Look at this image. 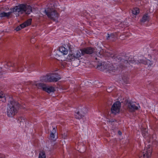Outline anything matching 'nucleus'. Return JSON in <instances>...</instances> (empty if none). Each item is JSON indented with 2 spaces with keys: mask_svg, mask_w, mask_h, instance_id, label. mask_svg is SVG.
<instances>
[{
  "mask_svg": "<svg viewBox=\"0 0 158 158\" xmlns=\"http://www.w3.org/2000/svg\"><path fill=\"white\" fill-rule=\"evenodd\" d=\"M82 49L84 55L85 54H91L95 51L94 48L91 47H86Z\"/></svg>",
  "mask_w": 158,
  "mask_h": 158,
  "instance_id": "obj_12",
  "label": "nucleus"
},
{
  "mask_svg": "<svg viewBox=\"0 0 158 158\" xmlns=\"http://www.w3.org/2000/svg\"><path fill=\"white\" fill-rule=\"evenodd\" d=\"M114 122V120H111V121H109V123H110V122Z\"/></svg>",
  "mask_w": 158,
  "mask_h": 158,
  "instance_id": "obj_33",
  "label": "nucleus"
},
{
  "mask_svg": "<svg viewBox=\"0 0 158 158\" xmlns=\"http://www.w3.org/2000/svg\"><path fill=\"white\" fill-rule=\"evenodd\" d=\"M136 103L135 102H127L126 104V105L127 107V109L130 112H133L135 110H137L140 108V106L138 104V106H136Z\"/></svg>",
  "mask_w": 158,
  "mask_h": 158,
  "instance_id": "obj_9",
  "label": "nucleus"
},
{
  "mask_svg": "<svg viewBox=\"0 0 158 158\" xmlns=\"http://www.w3.org/2000/svg\"><path fill=\"white\" fill-rule=\"evenodd\" d=\"M53 132H52L51 133L50 136V139L52 140V141H55L56 139L54 133H56V131L55 128H53Z\"/></svg>",
  "mask_w": 158,
  "mask_h": 158,
  "instance_id": "obj_18",
  "label": "nucleus"
},
{
  "mask_svg": "<svg viewBox=\"0 0 158 158\" xmlns=\"http://www.w3.org/2000/svg\"><path fill=\"white\" fill-rule=\"evenodd\" d=\"M46 156L45 152L42 151L39 153V158H46Z\"/></svg>",
  "mask_w": 158,
  "mask_h": 158,
  "instance_id": "obj_23",
  "label": "nucleus"
},
{
  "mask_svg": "<svg viewBox=\"0 0 158 158\" xmlns=\"http://www.w3.org/2000/svg\"><path fill=\"white\" fill-rule=\"evenodd\" d=\"M32 19H29L25 22L23 23L20 24L19 26L17 27L15 30L17 31H19L22 28L30 25L31 24Z\"/></svg>",
  "mask_w": 158,
  "mask_h": 158,
  "instance_id": "obj_11",
  "label": "nucleus"
},
{
  "mask_svg": "<svg viewBox=\"0 0 158 158\" xmlns=\"http://www.w3.org/2000/svg\"><path fill=\"white\" fill-rule=\"evenodd\" d=\"M22 65V64L21 63H18L10 62L7 63L5 67L6 68L9 67L10 69H11L14 71L22 72L24 70V68Z\"/></svg>",
  "mask_w": 158,
  "mask_h": 158,
  "instance_id": "obj_3",
  "label": "nucleus"
},
{
  "mask_svg": "<svg viewBox=\"0 0 158 158\" xmlns=\"http://www.w3.org/2000/svg\"><path fill=\"white\" fill-rule=\"evenodd\" d=\"M139 62L145 65H147L148 66H151L153 64L152 61L146 59L140 60Z\"/></svg>",
  "mask_w": 158,
  "mask_h": 158,
  "instance_id": "obj_14",
  "label": "nucleus"
},
{
  "mask_svg": "<svg viewBox=\"0 0 158 158\" xmlns=\"http://www.w3.org/2000/svg\"><path fill=\"white\" fill-rule=\"evenodd\" d=\"M61 140L60 141V144H61Z\"/></svg>",
  "mask_w": 158,
  "mask_h": 158,
  "instance_id": "obj_34",
  "label": "nucleus"
},
{
  "mask_svg": "<svg viewBox=\"0 0 158 158\" xmlns=\"http://www.w3.org/2000/svg\"><path fill=\"white\" fill-rule=\"evenodd\" d=\"M85 114L83 109L75 113V117L76 119H80L84 116Z\"/></svg>",
  "mask_w": 158,
  "mask_h": 158,
  "instance_id": "obj_13",
  "label": "nucleus"
},
{
  "mask_svg": "<svg viewBox=\"0 0 158 158\" xmlns=\"http://www.w3.org/2000/svg\"><path fill=\"white\" fill-rule=\"evenodd\" d=\"M123 67H121V68H122V69H123Z\"/></svg>",
  "mask_w": 158,
  "mask_h": 158,
  "instance_id": "obj_36",
  "label": "nucleus"
},
{
  "mask_svg": "<svg viewBox=\"0 0 158 158\" xmlns=\"http://www.w3.org/2000/svg\"><path fill=\"white\" fill-rule=\"evenodd\" d=\"M27 66L28 67L27 69L29 71H31L33 70V68L35 66V64L33 63L31 64L30 65H28L27 64Z\"/></svg>",
  "mask_w": 158,
  "mask_h": 158,
  "instance_id": "obj_24",
  "label": "nucleus"
},
{
  "mask_svg": "<svg viewBox=\"0 0 158 158\" xmlns=\"http://www.w3.org/2000/svg\"><path fill=\"white\" fill-rule=\"evenodd\" d=\"M152 151V148L150 145H148L144 149L143 155L140 158H149L151 156Z\"/></svg>",
  "mask_w": 158,
  "mask_h": 158,
  "instance_id": "obj_8",
  "label": "nucleus"
},
{
  "mask_svg": "<svg viewBox=\"0 0 158 158\" xmlns=\"http://www.w3.org/2000/svg\"><path fill=\"white\" fill-rule=\"evenodd\" d=\"M54 55H55V58L57 60H58V59H57V58L58 57H59V55L58 54H57L56 52H57V51L56 50H55L54 51Z\"/></svg>",
  "mask_w": 158,
  "mask_h": 158,
  "instance_id": "obj_30",
  "label": "nucleus"
},
{
  "mask_svg": "<svg viewBox=\"0 0 158 158\" xmlns=\"http://www.w3.org/2000/svg\"><path fill=\"white\" fill-rule=\"evenodd\" d=\"M0 100L2 101V102H5L6 101V97L5 95L3 94V92L0 90Z\"/></svg>",
  "mask_w": 158,
  "mask_h": 158,
  "instance_id": "obj_21",
  "label": "nucleus"
},
{
  "mask_svg": "<svg viewBox=\"0 0 158 158\" xmlns=\"http://www.w3.org/2000/svg\"><path fill=\"white\" fill-rule=\"evenodd\" d=\"M25 68H27V67H26V66H25Z\"/></svg>",
  "mask_w": 158,
  "mask_h": 158,
  "instance_id": "obj_35",
  "label": "nucleus"
},
{
  "mask_svg": "<svg viewBox=\"0 0 158 158\" xmlns=\"http://www.w3.org/2000/svg\"><path fill=\"white\" fill-rule=\"evenodd\" d=\"M149 20V17L148 16V15L147 14L144 15L142 18V19L141 20V22H145L146 21H148Z\"/></svg>",
  "mask_w": 158,
  "mask_h": 158,
  "instance_id": "obj_20",
  "label": "nucleus"
},
{
  "mask_svg": "<svg viewBox=\"0 0 158 158\" xmlns=\"http://www.w3.org/2000/svg\"><path fill=\"white\" fill-rule=\"evenodd\" d=\"M113 65H110V66H108L107 68V66L106 65V64L105 65L104 64H102V63H99L97 67V68L101 71H104L105 69H108V70L113 71L114 69H113Z\"/></svg>",
  "mask_w": 158,
  "mask_h": 158,
  "instance_id": "obj_10",
  "label": "nucleus"
},
{
  "mask_svg": "<svg viewBox=\"0 0 158 158\" xmlns=\"http://www.w3.org/2000/svg\"><path fill=\"white\" fill-rule=\"evenodd\" d=\"M67 135V131L64 132L63 134H62V138H64V139H66Z\"/></svg>",
  "mask_w": 158,
  "mask_h": 158,
  "instance_id": "obj_28",
  "label": "nucleus"
},
{
  "mask_svg": "<svg viewBox=\"0 0 158 158\" xmlns=\"http://www.w3.org/2000/svg\"><path fill=\"white\" fill-rule=\"evenodd\" d=\"M34 85L37 87L38 88L42 89L43 90L49 94L55 91L53 87L47 86L45 84L42 83L35 82Z\"/></svg>",
  "mask_w": 158,
  "mask_h": 158,
  "instance_id": "obj_5",
  "label": "nucleus"
},
{
  "mask_svg": "<svg viewBox=\"0 0 158 158\" xmlns=\"http://www.w3.org/2000/svg\"><path fill=\"white\" fill-rule=\"evenodd\" d=\"M5 156L2 154H0V158H5Z\"/></svg>",
  "mask_w": 158,
  "mask_h": 158,
  "instance_id": "obj_31",
  "label": "nucleus"
},
{
  "mask_svg": "<svg viewBox=\"0 0 158 158\" xmlns=\"http://www.w3.org/2000/svg\"><path fill=\"white\" fill-rule=\"evenodd\" d=\"M121 103L119 101L115 102L111 108V112L112 114L116 115L119 113L121 108Z\"/></svg>",
  "mask_w": 158,
  "mask_h": 158,
  "instance_id": "obj_7",
  "label": "nucleus"
},
{
  "mask_svg": "<svg viewBox=\"0 0 158 158\" xmlns=\"http://www.w3.org/2000/svg\"><path fill=\"white\" fill-rule=\"evenodd\" d=\"M44 11L48 17L51 19L56 20L58 18V13L53 9L48 8L45 9Z\"/></svg>",
  "mask_w": 158,
  "mask_h": 158,
  "instance_id": "obj_6",
  "label": "nucleus"
},
{
  "mask_svg": "<svg viewBox=\"0 0 158 158\" xmlns=\"http://www.w3.org/2000/svg\"><path fill=\"white\" fill-rule=\"evenodd\" d=\"M74 54L76 58L78 59L82 56L84 55L83 53V52H82V49H80L78 50L77 51L75 52Z\"/></svg>",
  "mask_w": 158,
  "mask_h": 158,
  "instance_id": "obj_15",
  "label": "nucleus"
},
{
  "mask_svg": "<svg viewBox=\"0 0 158 158\" xmlns=\"http://www.w3.org/2000/svg\"><path fill=\"white\" fill-rule=\"evenodd\" d=\"M13 12H18L19 14H22L24 12L29 14L32 12L31 7L26 4H20L10 9Z\"/></svg>",
  "mask_w": 158,
  "mask_h": 158,
  "instance_id": "obj_2",
  "label": "nucleus"
},
{
  "mask_svg": "<svg viewBox=\"0 0 158 158\" xmlns=\"http://www.w3.org/2000/svg\"><path fill=\"white\" fill-rule=\"evenodd\" d=\"M19 104L14 100H10L8 103L7 109V115L9 117H12L18 112Z\"/></svg>",
  "mask_w": 158,
  "mask_h": 158,
  "instance_id": "obj_1",
  "label": "nucleus"
},
{
  "mask_svg": "<svg viewBox=\"0 0 158 158\" xmlns=\"http://www.w3.org/2000/svg\"><path fill=\"white\" fill-rule=\"evenodd\" d=\"M60 52L63 55H67L68 53V50L65 47H60Z\"/></svg>",
  "mask_w": 158,
  "mask_h": 158,
  "instance_id": "obj_19",
  "label": "nucleus"
},
{
  "mask_svg": "<svg viewBox=\"0 0 158 158\" xmlns=\"http://www.w3.org/2000/svg\"><path fill=\"white\" fill-rule=\"evenodd\" d=\"M59 80L58 74L54 73L44 77L43 81L45 82H56Z\"/></svg>",
  "mask_w": 158,
  "mask_h": 158,
  "instance_id": "obj_4",
  "label": "nucleus"
},
{
  "mask_svg": "<svg viewBox=\"0 0 158 158\" xmlns=\"http://www.w3.org/2000/svg\"><path fill=\"white\" fill-rule=\"evenodd\" d=\"M69 58L71 60H74L76 57L75 56L74 53V54H69L68 55Z\"/></svg>",
  "mask_w": 158,
  "mask_h": 158,
  "instance_id": "obj_25",
  "label": "nucleus"
},
{
  "mask_svg": "<svg viewBox=\"0 0 158 158\" xmlns=\"http://www.w3.org/2000/svg\"><path fill=\"white\" fill-rule=\"evenodd\" d=\"M12 11H10L7 13L3 12L0 13V17H6L7 18H9L12 13Z\"/></svg>",
  "mask_w": 158,
  "mask_h": 158,
  "instance_id": "obj_16",
  "label": "nucleus"
},
{
  "mask_svg": "<svg viewBox=\"0 0 158 158\" xmlns=\"http://www.w3.org/2000/svg\"><path fill=\"white\" fill-rule=\"evenodd\" d=\"M107 35V40H110L112 41H114L117 38L115 35L113 34H111L110 35L108 34Z\"/></svg>",
  "mask_w": 158,
  "mask_h": 158,
  "instance_id": "obj_17",
  "label": "nucleus"
},
{
  "mask_svg": "<svg viewBox=\"0 0 158 158\" xmlns=\"http://www.w3.org/2000/svg\"><path fill=\"white\" fill-rule=\"evenodd\" d=\"M118 134L119 135H121L122 134V132L120 131H118Z\"/></svg>",
  "mask_w": 158,
  "mask_h": 158,
  "instance_id": "obj_32",
  "label": "nucleus"
},
{
  "mask_svg": "<svg viewBox=\"0 0 158 158\" xmlns=\"http://www.w3.org/2000/svg\"><path fill=\"white\" fill-rule=\"evenodd\" d=\"M18 121H19V123H23L24 121H25V119L24 118L20 117H19Z\"/></svg>",
  "mask_w": 158,
  "mask_h": 158,
  "instance_id": "obj_26",
  "label": "nucleus"
},
{
  "mask_svg": "<svg viewBox=\"0 0 158 158\" xmlns=\"http://www.w3.org/2000/svg\"><path fill=\"white\" fill-rule=\"evenodd\" d=\"M142 134L143 137L145 138H146L147 136L148 135V133L146 131H142Z\"/></svg>",
  "mask_w": 158,
  "mask_h": 158,
  "instance_id": "obj_27",
  "label": "nucleus"
},
{
  "mask_svg": "<svg viewBox=\"0 0 158 158\" xmlns=\"http://www.w3.org/2000/svg\"><path fill=\"white\" fill-rule=\"evenodd\" d=\"M132 12L133 14L137 15L139 12V9L138 8H134L132 10Z\"/></svg>",
  "mask_w": 158,
  "mask_h": 158,
  "instance_id": "obj_22",
  "label": "nucleus"
},
{
  "mask_svg": "<svg viewBox=\"0 0 158 158\" xmlns=\"http://www.w3.org/2000/svg\"><path fill=\"white\" fill-rule=\"evenodd\" d=\"M129 62L127 60H125L124 61L123 65L124 66H128L129 65Z\"/></svg>",
  "mask_w": 158,
  "mask_h": 158,
  "instance_id": "obj_29",
  "label": "nucleus"
}]
</instances>
